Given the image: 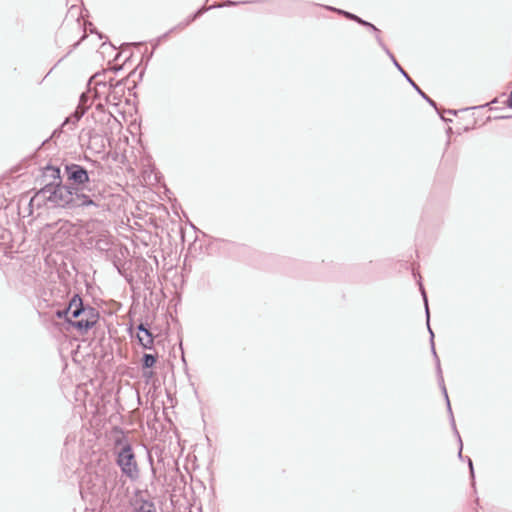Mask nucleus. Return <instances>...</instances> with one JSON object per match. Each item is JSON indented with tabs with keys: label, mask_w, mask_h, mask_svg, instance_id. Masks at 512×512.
I'll use <instances>...</instances> for the list:
<instances>
[{
	"label": "nucleus",
	"mask_w": 512,
	"mask_h": 512,
	"mask_svg": "<svg viewBox=\"0 0 512 512\" xmlns=\"http://www.w3.org/2000/svg\"><path fill=\"white\" fill-rule=\"evenodd\" d=\"M81 314H85V324L91 323L94 320V308L93 307H84L82 299L79 295H74L68 307L65 310H59L56 312L58 318H65L68 323L72 325V321H76L80 318Z\"/></svg>",
	"instance_id": "f257e3e1"
},
{
	"label": "nucleus",
	"mask_w": 512,
	"mask_h": 512,
	"mask_svg": "<svg viewBox=\"0 0 512 512\" xmlns=\"http://www.w3.org/2000/svg\"><path fill=\"white\" fill-rule=\"evenodd\" d=\"M117 464L127 477L135 479L138 477L139 469L135 455L130 444L125 443L117 455Z\"/></svg>",
	"instance_id": "f03ea898"
},
{
	"label": "nucleus",
	"mask_w": 512,
	"mask_h": 512,
	"mask_svg": "<svg viewBox=\"0 0 512 512\" xmlns=\"http://www.w3.org/2000/svg\"><path fill=\"white\" fill-rule=\"evenodd\" d=\"M66 171L69 175V179L73 180L78 184H84L89 181L87 171L79 165L71 164L69 166H66Z\"/></svg>",
	"instance_id": "7ed1b4c3"
},
{
	"label": "nucleus",
	"mask_w": 512,
	"mask_h": 512,
	"mask_svg": "<svg viewBox=\"0 0 512 512\" xmlns=\"http://www.w3.org/2000/svg\"><path fill=\"white\" fill-rule=\"evenodd\" d=\"M137 338L139 343L145 349H151L154 343V338L151 332L146 329L142 324L138 327Z\"/></svg>",
	"instance_id": "20e7f679"
},
{
	"label": "nucleus",
	"mask_w": 512,
	"mask_h": 512,
	"mask_svg": "<svg viewBox=\"0 0 512 512\" xmlns=\"http://www.w3.org/2000/svg\"><path fill=\"white\" fill-rule=\"evenodd\" d=\"M94 314H95V317H94V320L88 324H85V319H86V316L85 314H81L80 318H78L76 321H72V326L77 329L78 331H88L89 329H91L93 326L96 325V323L98 322L99 320V313L96 309H94Z\"/></svg>",
	"instance_id": "39448f33"
},
{
	"label": "nucleus",
	"mask_w": 512,
	"mask_h": 512,
	"mask_svg": "<svg viewBox=\"0 0 512 512\" xmlns=\"http://www.w3.org/2000/svg\"><path fill=\"white\" fill-rule=\"evenodd\" d=\"M66 204L71 207H79L94 205V202L87 195L76 193L74 198L66 201Z\"/></svg>",
	"instance_id": "423d86ee"
},
{
	"label": "nucleus",
	"mask_w": 512,
	"mask_h": 512,
	"mask_svg": "<svg viewBox=\"0 0 512 512\" xmlns=\"http://www.w3.org/2000/svg\"><path fill=\"white\" fill-rule=\"evenodd\" d=\"M54 195L55 197H59L63 201L64 205H67V200H71V198H74L72 191L64 187L59 188L57 191H55Z\"/></svg>",
	"instance_id": "0eeeda50"
},
{
	"label": "nucleus",
	"mask_w": 512,
	"mask_h": 512,
	"mask_svg": "<svg viewBox=\"0 0 512 512\" xmlns=\"http://www.w3.org/2000/svg\"><path fill=\"white\" fill-rule=\"evenodd\" d=\"M156 362H157V358L154 355L144 354V356H143V367L144 368H151L156 364Z\"/></svg>",
	"instance_id": "6e6552de"
},
{
	"label": "nucleus",
	"mask_w": 512,
	"mask_h": 512,
	"mask_svg": "<svg viewBox=\"0 0 512 512\" xmlns=\"http://www.w3.org/2000/svg\"><path fill=\"white\" fill-rule=\"evenodd\" d=\"M352 19H355L357 21H359L360 23H363L361 20H359L356 16H350Z\"/></svg>",
	"instance_id": "1a4fd4ad"
},
{
	"label": "nucleus",
	"mask_w": 512,
	"mask_h": 512,
	"mask_svg": "<svg viewBox=\"0 0 512 512\" xmlns=\"http://www.w3.org/2000/svg\"><path fill=\"white\" fill-rule=\"evenodd\" d=\"M145 376H147V377H151V376H152V372L145 373Z\"/></svg>",
	"instance_id": "9d476101"
},
{
	"label": "nucleus",
	"mask_w": 512,
	"mask_h": 512,
	"mask_svg": "<svg viewBox=\"0 0 512 512\" xmlns=\"http://www.w3.org/2000/svg\"><path fill=\"white\" fill-rule=\"evenodd\" d=\"M148 506H149V508L147 509V511H144V512H151V509H150L151 505H148Z\"/></svg>",
	"instance_id": "9b49d317"
}]
</instances>
